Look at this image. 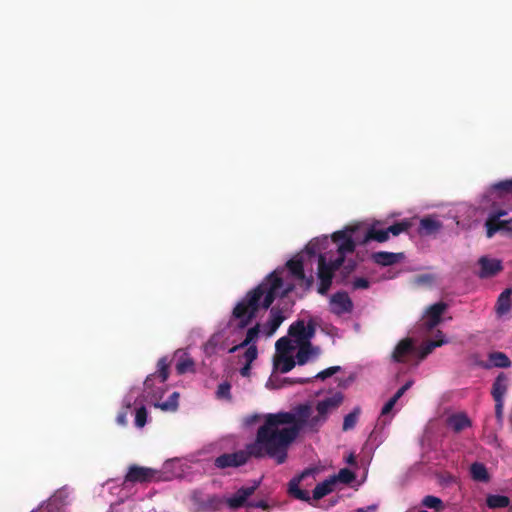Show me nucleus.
<instances>
[{"mask_svg":"<svg viewBox=\"0 0 512 512\" xmlns=\"http://www.w3.org/2000/svg\"><path fill=\"white\" fill-rule=\"evenodd\" d=\"M507 215V211L502 208L492 209L486 220H500L502 217Z\"/></svg>","mask_w":512,"mask_h":512,"instance_id":"de8ad7c7","label":"nucleus"},{"mask_svg":"<svg viewBox=\"0 0 512 512\" xmlns=\"http://www.w3.org/2000/svg\"><path fill=\"white\" fill-rule=\"evenodd\" d=\"M495 401V415L498 419L502 418L504 400H494Z\"/></svg>","mask_w":512,"mask_h":512,"instance_id":"864d4df0","label":"nucleus"},{"mask_svg":"<svg viewBox=\"0 0 512 512\" xmlns=\"http://www.w3.org/2000/svg\"><path fill=\"white\" fill-rule=\"evenodd\" d=\"M251 372V365H248V363H245V365L240 369V374L243 377H248Z\"/></svg>","mask_w":512,"mask_h":512,"instance_id":"4d7b16f0","label":"nucleus"},{"mask_svg":"<svg viewBox=\"0 0 512 512\" xmlns=\"http://www.w3.org/2000/svg\"><path fill=\"white\" fill-rule=\"evenodd\" d=\"M356 266L357 264L354 260H348L346 264L343 263L338 282L346 284L349 275L356 269Z\"/></svg>","mask_w":512,"mask_h":512,"instance_id":"58836bf2","label":"nucleus"},{"mask_svg":"<svg viewBox=\"0 0 512 512\" xmlns=\"http://www.w3.org/2000/svg\"><path fill=\"white\" fill-rule=\"evenodd\" d=\"M285 317L283 315L282 310L277 307H273L270 310L269 319L264 326V333L267 336H272L277 329L280 327Z\"/></svg>","mask_w":512,"mask_h":512,"instance_id":"dca6fc26","label":"nucleus"},{"mask_svg":"<svg viewBox=\"0 0 512 512\" xmlns=\"http://www.w3.org/2000/svg\"><path fill=\"white\" fill-rule=\"evenodd\" d=\"M344 263L343 257H337L335 260L327 262L325 255L320 254L318 257V293L326 295L332 285L334 273L341 268Z\"/></svg>","mask_w":512,"mask_h":512,"instance_id":"20e7f679","label":"nucleus"},{"mask_svg":"<svg viewBox=\"0 0 512 512\" xmlns=\"http://www.w3.org/2000/svg\"><path fill=\"white\" fill-rule=\"evenodd\" d=\"M511 289H505L498 297L496 303V312L499 316L506 314L510 310Z\"/></svg>","mask_w":512,"mask_h":512,"instance_id":"bb28decb","label":"nucleus"},{"mask_svg":"<svg viewBox=\"0 0 512 512\" xmlns=\"http://www.w3.org/2000/svg\"><path fill=\"white\" fill-rule=\"evenodd\" d=\"M508 376L501 372L499 375L495 378L491 394L494 400H504V396L508 390Z\"/></svg>","mask_w":512,"mask_h":512,"instance_id":"6ab92c4d","label":"nucleus"},{"mask_svg":"<svg viewBox=\"0 0 512 512\" xmlns=\"http://www.w3.org/2000/svg\"><path fill=\"white\" fill-rule=\"evenodd\" d=\"M318 244L317 243H313V242H310L307 246H306V252L310 255H315L317 253V250H318Z\"/></svg>","mask_w":512,"mask_h":512,"instance_id":"5fc2aeb1","label":"nucleus"},{"mask_svg":"<svg viewBox=\"0 0 512 512\" xmlns=\"http://www.w3.org/2000/svg\"><path fill=\"white\" fill-rule=\"evenodd\" d=\"M283 271V268H277L269 273L235 305L232 318L238 321V329L246 328L257 316L260 308H270L277 297H287L294 290L293 283L284 282Z\"/></svg>","mask_w":512,"mask_h":512,"instance_id":"f03ea898","label":"nucleus"},{"mask_svg":"<svg viewBox=\"0 0 512 512\" xmlns=\"http://www.w3.org/2000/svg\"><path fill=\"white\" fill-rule=\"evenodd\" d=\"M336 483V477H330L321 483H318L313 489V499L320 500L326 495L330 494Z\"/></svg>","mask_w":512,"mask_h":512,"instance_id":"b1692460","label":"nucleus"},{"mask_svg":"<svg viewBox=\"0 0 512 512\" xmlns=\"http://www.w3.org/2000/svg\"><path fill=\"white\" fill-rule=\"evenodd\" d=\"M416 352L411 338L402 339L392 353V360L397 363H406V358Z\"/></svg>","mask_w":512,"mask_h":512,"instance_id":"f8f14e48","label":"nucleus"},{"mask_svg":"<svg viewBox=\"0 0 512 512\" xmlns=\"http://www.w3.org/2000/svg\"><path fill=\"white\" fill-rule=\"evenodd\" d=\"M389 239V234L387 229L378 230L374 227H371L366 230L364 240H375L379 243L386 242Z\"/></svg>","mask_w":512,"mask_h":512,"instance_id":"2f4dec72","label":"nucleus"},{"mask_svg":"<svg viewBox=\"0 0 512 512\" xmlns=\"http://www.w3.org/2000/svg\"><path fill=\"white\" fill-rule=\"evenodd\" d=\"M347 462L349 464H355L356 463L355 457L353 455H350L349 458L347 459Z\"/></svg>","mask_w":512,"mask_h":512,"instance_id":"680f3d73","label":"nucleus"},{"mask_svg":"<svg viewBox=\"0 0 512 512\" xmlns=\"http://www.w3.org/2000/svg\"><path fill=\"white\" fill-rule=\"evenodd\" d=\"M486 236L492 238L499 231H512V219L486 220Z\"/></svg>","mask_w":512,"mask_h":512,"instance_id":"a211bd4d","label":"nucleus"},{"mask_svg":"<svg viewBox=\"0 0 512 512\" xmlns=\"http://www.w3.org/2000/svg\"><path fill=\"white\" fill-rule=\"evenodd\" d=\"M315 325L309 322L305 325L304 320H297L288 329V334L295 339L296 344L310 342L315 335Z\"/></svg>","mask_w":512,"mask_h":512,"instance_id":"423d86ee","label":"nucleus"},{"mask_svg":"<svg viewBox=\"0 0 512 512\" xmlns=\"http://www.w3.org/2000/svg\"><path fill=\"white\" fill-rule=\"evenodd\" d=\"M422 505L426 508L433 509L436 512H440L445 508L443 501L433 495H427L422 499Z\"/></svg>","mask_w":512,"mask_h":512,"instance_id":"72a5a7b5","label":"nucleus"},{"mask_svg":"<svg viewBox=\"0 0 512 512\" xmlns=\"http://www.w3.org/2000/svg\"><path fill=\"white\" fill-rule=\"evenodd\" d=\"M278 355H289L294 349L291 340L288 337H281L276 341L275 344Z\"/></svg>","mask_w":512,"mask_h":512,"instance_id":"4c0bfd02","label":"nucleus"},{"mask_svg":"<svg viewBox=\"0 0 512 512\" xmlns=\"http://www.w3.org/2000/svg\"><path fill=\"white\" fill-rule=\"evenodd\" d=\"M178 399L179 393L173 392L165 402L157 403L155 406L163 411H176L178 408Z\"/></svg>","mask_w":512,"mask_h":512,"instance_id":"e433bc0d","label":"nucleus"},{"mask_svg":"<svg viewBox=\"0 0 512 512\" xmlns=\"http://www.w3.org/2000/svg\"><path fill=\"white\" fill-rule=\"evenodd\" d=\"M403 253H393V252H375L372 254L373 261L381 266H391L393 264L398 263L401 259H403Z\"/></svg>","mask_w":512,"mask_h":512,"instance_id":"aec40b11","label":"nucleus"},{"mask_svg":"<svg viewBox=\"0 0 512 512\" xmlns=\"http://www.w3.org/2000/svg\"><path fill=\"white\" fill-rule=\"evenodd\" d=\"M470 475L473 480L478 482H488L490 480V475L486 466L480 462H474L470 466Z\"/></svg>","mask_w":512,"mask_h":512,"instance_id":"393cba45","label":"nucleus"},{"mask_svg":"<svg viewBox=\"0 0 512 512\" xmlns=\"http://www.w3.org/2000/svg\"><path fill=\"white\" fill-rule=\"evenodd\" d=\"M260 324L257 323L255 326L249 328L246 333L245 339L238 345L233 346L229 349V353H235L237 350L245 348L249 345L255 344L259 337Z\"/></svg>","mask_w":512,"mask_h":512,"instance_id":"5701e85b","label":"nucleus"},{"mask_svg":"<svg viewBox=\"0 0 512 512\" xmlns=\"http://www.w3.org/2000/svg\"><path fill=\"white\" fill-rule=\"evenodd\" d=\"M260 485L255 481L251 486H242L232 496L226 498L225 503L231 510H237L242 507H248L249 497L252 496Z\"/></svg>","mask_w":512,"mask_h":512,"instance_id":"39448f33","label":"nucleus"},{"mask_svg":"<svg viewBox=\"0 0 512 512\" xmlns=\"http://www.w3.org/2000/svg\"><path fill=\"white\" fill-rule=\"evenodd\" d=\"M126 416H127V414L125 412L119 413L117 418H116L117 423L120 424V425H125L126 422H127Z\"/></svg>","mask_w":512,"mask_h":512,"instance_id":"13d9d810","label":"nucleus"},{"mask_svg":"<svg viewBox=\"0 0 512 512\" xmlns=\"http://www.w3.org/2000/svg\"><path fill=\"white\" fill-rule=\"evenodd\" d=\"M447 309V304L444 302H437L431 305L427 311L426 316L427 320L425 322V326L427 329L431 330L436 327L441 322V317L443 313Z\"/></svg>","mask_w":512,"mask_h":512,"instance_id":"4468645a","label":"nucleus"},{"mask_svg":"<svg viewBox=\"0 0 512 512\" xmlns=\"http://www.w3.org/2000/svg\"><path fill=\"white\" fill-rule=\"evenodd\" d=\"M311 473V470L306 469L301 474L296 477H293L288 483V494L295 499L306 501L310 500L309 494L307 491L300 489L299 485L301 481L307 477Z\"/></svg>","mask_w":512,"mask_h":512,"instance_id":"9b49d317","label":"nucleus"},{"mask_svg":"<svg viewBox=\"0 0 512 512\" xmlns=\"http://www.w3.org/2000/svg\"><path fill=\"white\" fill-rule=\"evenodd\" d=\"M266 427V417L264 423L258 428L254 442L246 446V450H239L233 453H224L214 460L215 467L225 469L230 467H240L247 463L250 457L261 459L265 457L275 459L277 464L286 462L288 453L285 447L276 446L277 431L273 426L266 430L263 436L262 429Z\"/></svg>","mask_w":512,"mask_h":512,"instance_id":"7ed1b4c3","label":"nucleus"},{"mask_svg":"<svg viewBox=\"0 0 512 512\" xmlns=\"http://www.w3.org/2000/svg\"><path fill=\"white\" fill-rule=\"evenodd\" d=\"M369 287H370V282H369V280L367 278H364V277L356 278L352 282L353 290L368 289Z\"/></svg>","mask_w":512,"mask_h":512,"instance_id":"49530a36","label":"nucleus"},{"mask_svg":"<svg viewBox=\"0 0 512 512\" xmlns=\"http://www.w3.org/2000/svg\"><path fill=\"white\" fill-rule=\"evenodd\" d=\"M491 191L496 192L500 197L512 193V179L494 183L491 186Z\"/></svg>","mask_w":512,"mask_h":512,"instance_id":"f704fd0d","label":"nucleus"},{"mask_svg":"<svg viewBox=\"0 0 512 512\" xmlns=\"http://www.w3.org/2000/svg\"><path fill=\"white\" fill-rule=\"evenodd\" d=\"M332 240L338 244V257H343L345 259V255L347 253H353L355 251L356 246L354 245V240L349 236V232L345 229L334 232L332 234Z\"/></svg>","mask_w":512,"mask_h":512,"instance_id":"1a4fd4ad","label":"nucleus"},{"mask_svg":"<svg viewBox=\"0 0 512 512\" xmlns=\"http://www.w3.org/2000/svg\"><path fill=\"white\" fill-rule=\"evenodd\" d=\"M412 226V221L410 219H404L400 222H396L393 225L387 228L388 234H392L393 236H398L400 233L407 232L409 228Z\"/></svg>","mask_w":512,"mask_h":512,"instance_id":"c9c22d12","label":"nucleus"},{"mask_svg":"<svg viewBox=\"0 0 512 512\" xmlns=\"http://www.w3.org/2000/svg\"><path fill=\"white\" fill-rule=\"evenodd\" d=\"M311 357H317L320 354V348L317 346H313L310 343Z\"/></svg>","mask_w":512,"mask_h":512,"instance_id":"052dcab7","label":"nucleus"},{"mask_svg":"<svg viewBox=\"0 0 512 512\" xmlns=\"http://www.w3.org/2000/svg\"><path fill=\"white\" fill-rule=\"evenodd\" d=\"M330 309L332 313L338 316L351 313L353 310V302L346 292H336L330 298Z\"/></svg>","mask_w":512,"mask_h":512,"instance_id":"6e6552de","label":"nucleus"},{"mask_svg":"<svg viewBox=\"0 0 512 512\" xmlns=\"http://www.w3.org/2000/svg\"><path fill=\"white\" fill-rule=\"evenodd\" d=\"M298 351L296 353L295 360L298 365L306 364L311 358L310 342L297 344Z\"/></svg>","mask_w":512,"mask_h":512,"instance_id":"473e14b6","label":"nucleus"},{"mask_svg":"<svg viewBox=\"0 0 512 512\" xmlns=\"http://www.w3.org/2000/svg\"><path fill=\"white\" fill-rule=\"evenodd\" d=\"M157 372L154 374H150L144 381V386L146 389H150L153 386V380L157 376L160 378V381L164 383L169 377V363L167 357H162L157 362Z\"/></svg>","mask_w":512,"mask_h":512,"instance_id":"2eb2a0df","label":"nucleus"},{"mask_svg":"<svg viewBox=\"0 0 512 512\" xmlns=\"http://www.w3.org/2000/svg\"><path fill=\"white\" fill-rule=\"evenodd\" d=\"M347 232H349V236L354 240V245L357 244H366L369 240H364L365 232L362 231V226L359 224L347 226L345 228Z\"/></svg>","mask_w":512,"mask_h":512,"instance_id":"7c9ffc66","label":"nucleus"},{"mask_svg":"<svg viewBox=\"0 0 512 512\" xmlns=\"http://www.w3.org/2000/svg\"><path fill=\"white\" fill-rule=\"evenodd\" d=\"M296 363V360L290 355H277L274 359V367L281 373H288Z\"/></svg>","mask_w":512,"mask_h":512,"instance_id":"a878e982","label":"nucleus"},{"mask_svg":"<svg viewBox=\"0 0 512 512\" xmlns=\"http://www.w3.org/2000/svg\"><path fill=\"white\" fill-rule=\"evenodd\" d=\"M446 342H447L446 340L440 339V340H431V341L424 343L419 348V350H416L419 360L420 361L424 360L430 353H432V351L435 348L442 346Z\"/></svg>","mask_w":512,"mask_h":512,"instance_id":"cd10ccee","label":"nucleus"},{"mask_svg":"<svg viewBox=\"0 0 512 512\" xmlns=\"http://www.w3.org/2000/svg\"><path fill=\"white\" fill-rule=\"evenodd\" d=\"M509 512H512V504H511V507H510V511Z\"/></svg>","mask_w":512,"mask_h":512,"instance_id":"0e129e2a","label":"nucleus"},{"mask_svg":"<svg viewBox=\"0 0 512 512\" xmlns=\"http://www.w3.org/2000/svg\"><path fill=\"white\" fill-rule=\"evenodd\" d=\"M340 370H341L340 366H332V367H329L327 369L320 371L319 373H317L315 376H313L311 378H312V380L313 379L325 380V379L333 376L334 374L338 373Z\"/></svg>","mask_w":512,"mask_h":512,"instance_id":"c03bdc74","label":"nucleus"},{"mask_svg":"<svg viewBox=\"0 0 512 512\" xmlns=\"http://www.w3.org/2000/svg\"><path fill=\"white\" fill-rule=\"evenodd\" d=\"M230 390H231V384L229 382L225 381V382L219 384L217 391H216L217 398L231 400L232 397H231Z\"/></svg>","mask_w":512,"mask_h":512,"instance_id":"79ce46f5","label":"nucleus"},{"mask_svg":"<svg viewBox=\"0 0 512 512\" xmlns=\"http://www.w3.org/2000/svg\"><path fill=\"white\" fill-rule=\"evenodd\" d=\"M335 477L336 482L340 481L341 483L349 484L355 479V474L350 469L343 468L338 472V474Z\"/></svg>","mask_w":512,"mask_h":512,"instance_id":"a19ab883","label":"nucleus"},{"mask_svg":"<svg viewBox=\"0 0 512 512\" xmlns=\"http://www.w3.org/2000/svg\"><path fill=\"white\" fill-rule=\"evenodd\" d=\"M156 475V470L136 464L129 466L124 483H149Z\"/></svg>","mask_w":512,"mask_h":512,"instance_id":"0eeeda50","label":"nucleus"},{"mask_svg":"<svg viewBox=\"0 0 512 512\" xmlns=\"http://www.w3.org/2000/svg\"><path fill=\"white\" fill-rule=\"evenodd\" d=\"M343 401L344 395L341 392H335L317 402L315 407L317 414L314 416H312V407L307 403L297 405L292 411L269 413L266 415V427L261 433L264 435L266 430L273 426L277 431V446L285 447L288 452L289 446L301 431L318 432L328 420L329 415L336 411Z\"/></svg>","mask_w":512,"mask_h":512,"instance_id":"f257e3e1","label":"nucleus"},{"mask_svg":"<svg viewBox=\"0 0 512 512\" xmlns=\"http://www.w3.org/2000/svg\"><path fill=\"white\" fill-rule=\"evenodd\" d=\"M478 263L480 265L479 276L481 278H489L495 276L503 269L502 262L500 260L490 259L486 256H482Z\"/></svg>","mask_w":512,"mask_h":512,"instance_id":"ddd939ff","label":"nucleus"},{"mask_svg":"<svg viewBox=\"0 0 512 512\" xmlns=\"http://www.w3.org/2000/svg\"><path fill=\"white\" fill-rule=\"evenodd\" d=\"M286 267L291 275L305 284V288L309 289L313 283V278H306L304 273V264L301 257H295L287 261Z\"/></svg>","mask_w":512,"mask_h":512,"instance_id":"9d476101","label":"nucleus"},{"mask_svg":"<svg viewBox=\"0 0 512 512\" xmlns=\"http://www.w3.org/2000/svg\"><path fill=\"white\" fill-rule=\"evenodd\" d=\"M411 385L412 381L406 382L401 388L397 390V392L393 395V397H391V399H394L395 402L397 403V401L404 395V393L411 387Z\"/></svg>","mask_w":512,"mask_h":512,"instance_id":"8fccbe9b","label":"nucleus"},{"mask_svg":"<svg viewBox=\"0 0 512 512\" xmlns=\"http://www.w3.org/2000/svg\"><path fill=\"white\" fill-rule=\"evenodd\" d=\"M257 356H258L257 346L255 344L247 346V349L243 355V357L245 359V363H248V365H251L257 359Z\"/></svg>","mask_w":512,"mask_h":512,"instance_id":"37998d69","label":"nucleus"},{"mask_svg":"<svg viewBox=\"0 0 512 512\" xmlns=\"http://www.w3.org/2000/svg\"><path fill=\"white\" fill-rule=\"evenodd\" d=\"M442 228V223L430 216L424 217L420 220L418 233L423 236L435 234Z\"/></svg>","mask_w":512,"mask_h":512,"instance_id":"412c9836","label":"nucleus"},{"mask_svg":"<svg viewBox=\"0 0 512 512\" xmlns=\"http://www.w3.org/2000/svg\"><path fill=\"white\" fill-rule=\"evenodd\" d=\"M511 364V360L504 352L495 351L488 354V362L483 363L481 366L485 369L492 367L509 368Z\"/></svg>","mask_w":512,"mask_h":512,"instance_id":"f3484780","label":"nucleus"},{"mask_svg":"<svg viewBox=\"0 0 512 512\" xmlns=\"http://www.w3.org/2000/svg\"><path fill=\"white\" fill-rule=\"evenodd\" d=\"M427 278H428V276H421V277H419V281H420V282H423V281H425Z\"/></svg>","mask_w":512,"mask_h":512,"instance_id":"e2e57ef3","label":"nucleus"},{"mask_svg":"<svg viewBox=\"0 0 512 512\" xmlns=\"http://www.w3.org/2000/svg\"><path fill=\"white\" fill-rule=\"evenodd\" d=\"M312 382V378H284L283 383L285 384H308Z\"/></svg>","mask_w":512,"mask_h":512,"instance_id":"09e8293b","label":"nucleus"},{"mask_svg":"<svg viewBox=\"0 0 512 512\" xmlns=\"http://www.w3.org/2000/svg\"><path fill=\"white\" fill-rule=\"evenodd\" d=\"M486 505L490 509L505 508L510 505V499L504 495H488L486 498Z\"/></svg>","mask_w":512,"mask_h":512,"instance_id":"c85d7f7f","label":"nucleus"},{"mask_svg":"<svg viewBox=\"0 0 512 512\" xmlns=\"http://www.w3.org/2000/svg\"><path fill=\"white\" fill-rule=\"evenodd\" d=\"M248 507L250 508H260L262 510H269L270 506L269 504L264 500H259L257 502H251L248 504Z\"/></svg>","mask_w":512,"mask_h":512,"instance_id":"603ef678","label":"nucleus"},{"mask_svg":"<svg viewBox=\"0 0 512 512\" xmlns=\"http://www.w3.org/2000/svg\"><path fill=\"white\" fill-rule=\"evenodd\" d=\"M360 413L361 408L359 406L354 407L353 410L344 417L342 430L346 432L354 429L358 422Z\"/></svg>","mask_w":512,"mask_h":512,"instance_id":"c756f323","label":"nucleus"},{"mask_svg":"<svg viewBox=\"0 0 512 512\" xmlns=\"http://www.w3.org/2000/svg\"><path fill=\"white\" fill-rule=\"evenodd\" d=\"M376 505H370L365 508H358L356 512H376Z\"/></svg>","mask_w":512,"mask_h":512,"instance_id":"bf43d9fd","label":"nucleus"},{"mask_svg":"<svg viewBox=\"0 0 512 512\" xmlns=\"http://www.w3.org/2000/svg\"><path fill=\"white\" fill-rule=\"evenodd\" d=\"M447 424L455 433H460L471 426V421L466 414L457 413L448 417Z\"/></svg>","mask_w":512,"mask_h":512,"instance_id":"4be33fe9","label":"nucleus"},{"mask_svg":"<svg viewBox=\"0 0 512 512\" xmlns=\"http://www.w3.org/2000/svg\"><path fill=\"white\" fill-rule=\"evenodd\" d=\"M146 422H147V410L144 406H141L136 410L135 425L139 428H142L145 426Z\"/></svg>","mask_w":512,"mask_h":512,"instance_id":"a18cd8bd","label":"nucleus"},{"mask_svg":"<svg viewBox=\"0 0 512 512\" xmlns=\"http://www.w3.org/2000/svg\"><path fill=\"white\" fill-rule=\"evenodd\" d=\"M395 404H396L395 400L390 398V399L385 403V405L383 406V408H382V410H381V415H382V416H385V415L389 414V413L392 411V409H393V407L395 406Z\"/></svg>","mask_w":512,"mask_h":512,"instance_id":"3c124183","label":"nucleus"},{"mask_svg":"<svg viewBox=\"0 0 512 512\" xmlns=\"http://www.w3.org/2000/svg\"><path fill=\"white\" fill-rule=\"evenodd\" d=\"M215 342H214V337H212L205 345V350L207 353H212L214 352V349H215Z\"/></svg>","mask_w":512,"mask_h":512,"instance_id":"6e6d98bb","label":"nucleus"},{"mask_svg":"<svg viewBox=\"0 0 512 512\" xmlns=\"http://www.w3.org/2000/svg\"><path fill=\"white\" fill-rule=\"evenodd\" d=\"M176 371L179 375L185 374L189 371H194V361L190 357H183L179 359L176 364Z\"/></svg>","mask_w":512,"mask_h":512,"instance_id":"ea45409f","label":"nucleus"}]
</instances>
